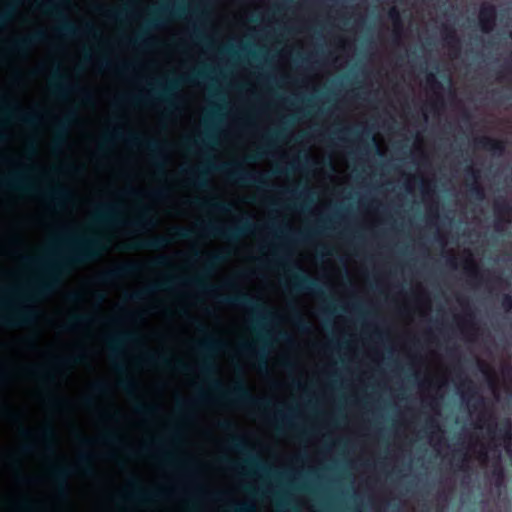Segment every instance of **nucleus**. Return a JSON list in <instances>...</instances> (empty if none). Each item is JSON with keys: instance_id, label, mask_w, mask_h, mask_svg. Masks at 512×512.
I'll use <instances>...</instances> for the list:
<instances>
[{"instance_id": "43", "label": "nucleus", "mask_w": 512, "mask_h": 512, "mask_svg": "<svg viewBox=\"0 0 512 512\" xmlns=\"http://www.w3.org/2000/svg\"><path fill=\"white\" fill-rule=\"evenodd\" d=\"M14 11V6L11 4H8L4 9H0V27L12 19Z\"/></svg>"}, {"instance_id": "24", "label": "nucleus", "mask_w": 512, "mask_h": 512, "mask_svg": "<svg viewBox=\"0 0 512 512\" xmlns=\"http://www.w3.org/2000/svg\"><path fill=\"white\" fill-rule=\"evenodd\" d=\"M175 282H176V278L175 277H169V278L165 279L162 282L155 283V284L149 285L148 287H146V288H144L142 290L132 292L131 294H129L128 298L131 301H134V302L141 301L147 295H149V294H151V293H153V292H155L157 290L167 289L172 284H174Z\"/></svg>"}, {"instance_id": "50", "label": "nucleus", "mask_w": 512, "mask_h": 512, "mask_svg": "<svg viewBox=\"0 0 512 512\" xmlns=\"http://www.w3.org/2000/svg\"><path fill=\"white\" fill-rule=\"evenodd\" d=\"M145 35V31H141L136 35L134 39H129L128 42L133 45H147L148 42L146 41Z\"/></svg>"}, {"instance_id": "30", "label": "nucleus", "mask_w": 512, "mask_h": 512, "mask_svg": "<svg viewBox=\"0 0 512 512\" xmlns=\"http://www.w3.org/2000/svg\"><path fill=\"white\" fill-rule=\"evenodd\" d=\"M45 197L61 205L71 199V193L64 187L57 185L45 191Z\"/></svg>"}, {"instance_id": "64", "label": "nucleus", "mask_w": 512, "mask_h": 512, "mask_svg": "<svg viewBox=\"0 0 512 512\" xmlns=\"http://www.w3.org/2000/svg\"><path fill=\"white\" fill-rule=\"evenodd\" d=\"M259 356V368L266 369L267 368V359L266 354L264 353V350L258 354Z\"/></svg>"}, {"instance_id": "63", "label": "nucleus", "mask_w": 512, "mask_h": 512, "mask_svg": "<svg viewBox=\"0 0 512 512\" xmlns=\"http://www.w3.org/2000/svg\"><path fill=\"white\" fill-rule=\"evenodd\" d=\"M467 273L469 274V276H471L472 278H475V279H481L482 278V275L481 273L478 271V269L473 266L471 268H467Z\"/></svg>"}, {"instance_id": "55", "label": "nucleus", "mask_w": 512, "mask_h": 512, "mask_svg": "<svg viewBox=\"0 0 512 512\" xmlns=\"http://www.w3.org/2000/svg\"><path fill=\"white\" fill-rule=\"evenodd\" d=\"M485 399L484 397L478 395L475 400L470 404V407L473 409V410H477L479 408H482L485 406Z\"/></svg>"}, {"instance_id": "48", "label": "nucleus", "mask_w": 512, "mask_h": 512, "mask_svg": "<svg viewBox=\"0 0 512 512\" xmlns=\"http://www.w3.org/2000/svg\"><path fill=\"white\" fill-rule=\"evenodd\" d=\"M426 83H427L428 87L433 91L439 90L442 88L441 83L437 80L435 74H433V73L427 74Z\"/></svg>"}, {"instance_id": "62", "label": "nucleus", "mask_w": 512, "mask_h": 512, "mask_svg": "<svg viewBox=\"0 0 512 512\" xmlns=\"http://www.w3.org/2000/svg\"><path fill=\"white\" fill-rule=\"evenodd\" d=\"M466 395H468V401L470 402V400L472 398H474V396L477 395V392L474 388V386L471 385V382H469V386H468V390H467V393L466 394H463L462 398L465 399L466 398Z\"/></svg>"}, {"instance_id": "33", "label": "nucleus", "mask_w": 512, "mask_h": 512, "mask_svg": "<svg viewBox=\"0 0 512 512\" xmlns=\"http://www.w3.org/2000/svg\"><path fill=\"white\" fill-rule=\"evenodd\" d=\"M145 361L151 365H159L165 368L172 366V360L166 354L148 353L145 356Z\"/></svg>"}, {"instance_id": "8", "label": "nucleus", "mask_w": 512, "mask_h": 512, "mask_svg": "<svg viewBox=\"0 0 512 512\" xmlns=\"http://www.w3.org/2000/svg\"><path fill=\"white\" fill-rule=\"evenodd\" d=\"M193 236L194 232L191 229L182 226H175L171 229V237L157 235L148 240L135 241L131 243L127 248L132 250H159L167 247L173 241L188 240L191 239Z\"/></svg>"}, {"instance_id": "36", "label": "nucleus", "mask_w": 512, "mask_h": 512, "mask_svg": "<svg viewBox=\"0 0 512 512\" xmlns=\"http://www.w3.org/2000/svg\"><path fill=\"white\" fill-rule=\"evenodd\" d=\"M78 465L83 474L91 476L94 474L91 457L89 454H81L78 459Z\"/></svg>"}, {"instance_id": "44", "label": "nucleus", "mask_w": 512, "mask_h": 512, "mask_svg": "<svg viewBox=\"0 0 512 512\" xmlns=\"http://www.w3.org/2000/svg\"><path fill=\"white\" fill-rule=\"evenodd\" d=\"M197 204H199L201 206L209 205L213 209H215L217 211H220V212H228V211H230V208H231L230 204H227V203H224V202H220V201L197 202Z\"/></svg>"}, {"instance_id": "45", "label": "nucleus", "mask_w": 512, "mask_h": 512, "mask_svg": "<svg viewBox=\"0 0 512 512\" xmlns=\"http://www.w3.org/2000/svg\"><path fill=\"white\" fill-rule=\"evenodd\" d=\"M135 410L140 414L150 415L156 412V407L143 402H137Z\"/></svg>"}, {"instance_id": "34", "label": "nucleus", "mask_w": 512, "mask_h": 512, "mask_svg": "<svg viewBox=\"0 0 512 512\" xmlns=\"http://www.w3.org/2000/svg\"><path fill=\"white\" fill-rule=\"evenodd\" d=\"M214 141H215L214 135L209 130H206L204 132L203 138L189 140L186 147L188 150H192L193 148L200 147V146L209 147L212 143H214Z\"/></svg>"}, {"instance_id": "20", "label": "nucleus", "mask_w": 512, "mask_h": 512, "mask_svg": "<svg viewBox=\"0 0 512 512\" xmlns=\"http://www.w3.org/2000/svg\"><path fill=\"white\" fill-rule=\"evenodd\" d=\"M0 113L3 117L17 118L19 121H21L23 124L27 126H34L39 120V116L37 114L24 113L20 110V108L17 105H0Z\"/></svg>"}, {"instance_id": "17", "label": "nucleus", "mask_w": 512, "mask_h": 512, "mask_svg": "<svg viewBox=\"0 0 512 512\" xmlns=\"http://www.w3.org/2000/svg\"><path fill=\"white\" fill-rule=\"evenodd\" d=\"M44 38L45 33L43 31H37L32 35L13 40L9 48L13 53L26 55L34 44L43 41Z\"/></svg>"}, {"instance_id": "46", "label": "nucleus", "mask_w": 512, "mask_h": 512, "mask_svg": "<svg viewBox=\"0 0 512 512\" xmlns=\"http://www.w3.org/2000/svg\"><path fill=\"white\" fill-rule=\"evenodd\" d=\"M189 283L196 286L197 288H199L201 290H206V291H214L215 290L214 286L206 284L200 277H194V278L190 279Z\"/></svg>"}, {"instance_id": "4", "label": "nucleus", "mask_w": 512, "mask_h": 512, "mask_svg": "<svg viewBox=\"0 0 512 512\" xmlns=\"http://www.w3.org/2000/svg\"><path fill=\"white\" fill-rule=\"evenodd\" d=\"M207 167L210 170L225 173L229 179L236 181L240 185L256 186L258 188L268 186L267 174L246 171L238 164L222 163L216 165L208 162Z\"/></svg>"}, {"instance_id": "5", "label": "nucleus", "mask_w": 512, "mask_h": 512, "mask_svg": "<svg viewBox=\"0 0 512 512\" xmlns=\"http://www.w3.org/2000/svg\"><path fill=\"white\" fill-rule=\"evenodd\" d=\"M232 449L241 452L243 454H247L248 457L244 460V465H240L230 461L227 458H223L222 461L227 464V466L233 470H239L240 468L248 474L252 472L259 471L262 473H269L271 471L270 467L264 463L257 456L250 454L248 449V445L245 439L242 436L232 435L228 440Z\"/></svg>"}, {"instance_id": "18", "label": "nucleus", "mask_w": 512, "mask_h": 512, "mask_svg": "<svg viewBox=\"0 0 512 512\" xmlns=\"http://www.w3.org/2000/svg\"><path fill=\"white\" fill-rule=\"evenodd\" d=\"M479 25L484 33L491 32L496 24L497 10L495 5L491 3H484L479 10Z\"/></svg>"}, {"instance_id": "25", "label": "nucleus", "mask_w": 512, "mask_h": 512, "mask_svg": "<svg viewBox=\"0 0 512 512\" xmlns=\"http://www.w3.org/2000/svg\"><path fill=\"white\" fill-rule=\"evenodd\" d=\"M286 129L283 127L273 132H269L264 136L266 140V145L264 147H260L259 150L246 157L247 162H255L258 159H262L266 155V151L268 148L272 146V141L274 139H283L285 136Z\"/></svg>"}, {"instance_id": "51", "label": "nucleus", "mask_w": 512, "mask_h": 512, "mask_svg": "<svg viewBox=\"0 0 512 512\" xmlns=\"http://www.w3.org/2000/svg\"><path fill=\"white\" fill-rule=\"evenodd\" d=\"M388 17L393 21L394 25H400L401 19H400V12L396 7H392L388 12Z\"/></svg>"}, {"instance_id": "12", "label": "nucleus", "mask_w": 512, "mask_h": 512, "mask_svg": "<svg viewBox=\"0 0 512 512\" xmlns=\"http://www.w3.org/2000/svg\"><path fill=\"white\" fill-rule=\"evenodd\" d=\"M119 206L114 203H104L97 207L92 216L93 226H107L119 221Z\"/></svg>"}, {"instance_id": "58", "label": "nucleus", "mask_w": 512, "mask_h": 512, "mask_svg": "<svg viewBox=\"0 0 512 512\" xmlns=\"http://www.w3.org/2000/svg\"><path fill=\"white\" fill-rule=\"evenodd\" d=\"M83 32L86 33V34H89V35H93L94 37H97L98 36V32L97 30L95 29V27L87 22L85 23V26H84V29H83Z\"/></svg>"}, {"instance_id": "7", "label": "nucleus", "mask_w": 512, "mask_h": 512, "mask_svg": "<svg viewBox=\"0 0 512 512\" xmlns=\"http://www.w3.org/2000/svg\"><path fill=\"white\" fill-rule=\"evenodd\" d=\"M208 75L204 71H197L182 79L169 80L165 84L157 83V86L151 87L148 96L160 102L167 104L168 108H174V93L178 89L180 82L193 83L196 79H205Z\"/></svg>"}, {"instance_id": "9", "label": "nucleus", "mask_w": 512, "mask_h": 512, "mask_svg": "<svg viewBox=\"0 0 512 512\" xmlns=\"http://www.w3.org/2000/svg\"><path fill=\"white\" fill-rule=\"evenodd\" d=\"M218 300L223 304L242 307L249 310L252 314L257 316V325H261L263 321L266 320V316L264 314L267 312V309L264 304L245 292H239L230 296H220Z\"/></svg>"}, {"instance_id": "56", "label": "nucleus", "mask_w": 512, "mask_h": 512, "mask_svg": "<svg viewBox=\"0 0 512 512\" xmlns=\"http://www.w3.org/2000/svg\"><path fill=\"white\" fill-rule=\"evenodd\" d=\"M93 389L99 394H105L108 391V385L105 382H96L93 385Z\"/></svg>"}, {"instance_id": "11", "label": "nucleus", "mask_w": 512, "mask_h": 512, "mask_svg": "<svg viewBox=\"0 0 512 512\" xmlns=\"http://www.w3.org/2000/svg\"><path fill=\"white\" fill-rule=\"evenodd\" d=\"M37 313L28 308L10 309L0 313V325L8 327H19L29 325L35 321Z\"/></svg>"}, {"instance_id": "47", "label": "nucleus", "mask_w": 512, "mask_h": 512, "mask_svg": "<svg viewBox=\"0 0 512 512\" xmlns=\"http://www.w3.org/2000/svg\"><path fill=\"white\" fill-rule=\"evenodd\" d=\"M230 510L233 512H252L254 511V507L247 503H234L229 506Z\"/></svg>"}, {"instance_id": "21", "label": "nucleus", "mask_w": 512, "mask_h": 512, "mask_svg": "<svg viewBox=\"0 0 512 512\" xmlns=\"http://www.w3.org/2000/svg\"><path fill=\"white\" fill-rule=\"evenodd\" d=\"M72 473L73 470L70 466H55L51 469V476L60 496H66L68 492V478Z\"/></svg>"}, {"instance_id": "35", "label": "nucleus", "mask_w": 512, "mask_h": 512, "mask_svg": "<svg viewBox=\"0 0 512 512\" xmlns=\"http://www.w3.org/2000/svg\"><path fill=\"white\" fill-rule=\"evenodd\" d=\"M133 224L136 226H154L155 219L152 217L151 209L148 207L143 208Z\"/></svg>"}, {"instance_id": "37", "label": "nucleus", "mask_w": 512, "mask_h": 512, "mask_svg": "<svg viewBox=\"0 0 512 512\" xmlns=\"http://www.w3.org/2000/svg\"><path fill=\"white\" fill-rule=\"evenodd\" d=\"M41 438L48 449H52L55 441V430L51 425H46L41 431Z\"/></svg>"}, {"instance_id": "32", "label": "nucleus", "mask_w": 512, "mask_h": 512, "mask_svg": "<svg viewBox=\"0 0 512 512\" xmlns=\"http://www.w3.org/2000/svg\"><path fill=\"white\" fill-rule=\"evenodd\" d=\"M92 321V317L88 314H71L62 328L66 331L73 330L81 325Z\"/></svg>"}, {"instance_id": "23", "label": "nucleus", "mask_w": 512, "mask_h": 512, "mask_svg": "<svg viewBox=\"0 0 512 512\" xmlns=\"http://www.w3.org/2000/svg\"><path fill=\"white\" fill-rule=\"evenodd\" d=\"M196 328L200 333L207 334L206 338L198 343L200 352L208 354L210 352L219 350L223 346V342L208 334L206 327L198 321H195Z\"/></svg>"}, {"instance_id": "49", "label": "nucleus", "mask_w": 512, "mask_h": 512, "mask_svg": "<svg viewBox=\"0 0 512 512\" xmlns=\"http://www.w3.org/2000/svg\"><path fill=\"white\" fill-rule=\"evenodd\" d=\"M226 259V255L224 254H214L212 255L206 263V269L209 270L213 268L215 265L223 262Z\"/></svg>"}, {"instance_id": "1", "label": "nucleus", "mask_w": 512, "mask_h": 512, "mask_svg": "<svg viewBox=\"0 0 512 512\" xmlns=\"http://www.w3.org/2000/svg\"><path fill=\"white\" fill-rule=\"evenodd\" d=\"M88 235L67 236L58 239L64 250L59 253L53 248L49 250V257L30 258L24 260L32 265L41 266L44 277L37 280L31 290L24 296L28 300L37 299L50 293L59 284L62 276L68 274L72 269L92 262L107 250V239L102 234L89 227Z\"/></svg>"}, {"instance_id": "3", "label": "nucleus", "mask_w": 512, "mask_h": 512, "mask_svg": "<svg viewBox=\"0 0 512 512\" xmlns=\"http://www.w3.org/2000/svg\"><path fill=\"white\" fill-rule=\"evenodd\" d=\"M210 384L211 387L218 391L225 400H229L237 404L257 407L258 409H266L270 406L269 400L254 397L250 393L243 379L237 381L229 390H223L221 382L217 379H212Z\"/></svg>"}, {"instance_id": "57", "label": "nucleus", "mask_w": 512, "mask_h": 512, "mask_svg": "<svg viewBox=\"0 0 512 512\" xmlns=\"http://www.w3.org/2000/svg\"><path fill=\"white\" fill-rule=\"evenodd\" d=\"M169 264H170V261L165 256H161L152 262V265L155 267H167V266H169Z\"/></svg>"}, {"instance_id": "16", "label": "nucleus", "mask_w": 512, "mask_h": 512, "mask_svg": "<svg viewBox=\"0 0 512 512\" xmlns=\"http://www.w3.org/2000/svg\"><path fill=\"white\" fill-rule=\"evenodd\" d=\"M130 485H131L133 491L124 495L122 497V500L133 501V502H138V503H148V502L152 501L154 498L160 497L162 495L161 491H153L152 492V491L144 490L141 487L140 482L136 478H133L130 481Z\"/></svg>"}, {"instance_id": "42", "label": "nucleus", "mask_w": 512, "mask_h": 512, "mask_svg": "<svg viewBox=\"0 0 512 512\" xmlns=\"http://www.w3.org/2000/svg\"><path fill=\"white\" fill-rule=\"evenodd\" d=\"M494 477V485L501 488L504 485L505 474L503 468L498 464L492 471Z\"/></svg>"}, {"instance_id": "15", "label": "nucleus", "mask_w": 512, "mask_h": 512, "mask_svg": "<svg viewBox=\"0 0 512 512\" xmlns=\"http://www.w3.org/2000/svg\"><path fill=\"white\" fill-rule=\"evenodd\" d=\"M26 174L23 171H12L2 178V186L6 189L29 193L33 187L27 182Z\"/></svg>"}, {"instance_id": "27", "label": "nucleus", "mask_w": 512, "mask_h": 512, "mask_svg": "<svg viewBox=\"0 0 512 512\" xmlns=\"http://www.w3.org/2000/svg\"><path fill=\"white\" fill-rule=\"evenodd\" d=\"M477 148L495 153L502 154L505 151V143L502 140L493 139L488 136H482L474 140Z\"/></svg>"}, {"instance_id": "39", "label": "nucleus", "mask_w": 512, "mask_h": 512, "mask_svg": "<svg viewBox=\"0 0 512 512\" xmlns=\"http://www.w3.org/2000/svg\"><path fill=\"white\" fill-rule=\"evenodd\" d=\"M67 125L66 122H60L56 128V136L54 138V147L62 145L66 139Z\"/></svg>"}, {"instance_id": "14", "label": "nucleus", "mask_w": 512, "mask_h": 512, "mask_svg": "<svg viewBox=\"0 0 512 512\" xmlns=\"http://www.w3.org/2000/svg\"><path fill=\"white\" fill-rule=\"evenodd\" d=\"M184 13L185 7L180 5L173 9H169L167 6H162L153 12L152 17L147 20L146 25L148 28H159L165 23L168 16L181 18Z\"/></svg>"}, {"instance_id": "2", "label": "nucleus", "mask_w": 512, "mask_h": 512, "mask_svg": "<svg viewBox=\"0 0 512 512\" xmlns=\"http://www.w3.org/2000/svg\"><path fill=\"white\" fill-rule=\"evenodd\" d=\"M116 139H125L130 144L145 146L146 149L154 154V165L157 169V172L159 174H165V156L158 141L153 139L143 140L139 135L135 133H129L127 136H124L120 130L115 129L103 136L102 141L99 143V149L104 150L113 140Z\"/></svg>"}, {"instance_id": "31", "label": "nucleus", "mask_w": 512, "mask_h": 512, "mask_svg": "<svg viewBox=\"0 0 512 512\" xmlns=\"http://www.w3.org/2000/svg\"><path fill=\"white\" fill-rule=\"evenodd\" d=\"M190 176L192 184L199 189H206L208 187L207 171L204 169H190L187 171Z\"/></svg>"}, {"instance_id": "54", "label": "nucleus", "mask_w": 512, "mask_h": 512, "mask_svg": "<svg viewBox=\"0 0 512 512\" xmlns=\"http://www.w3.org/2000/svg\"><path fill=\"white\" fill-rule=\"evenodd\" d=\"M501 305L505 311H510L512 309V296L509 294H505L502 297Z\"/></svg>"}, {"instance_id": "61", "label": "nucleus", "mask_w": 512, "mask_h": 512, "mask_svg": "<svg viewBox=\"0 0 512 512\" xmlns=\"http://www.w3.org/2000/svg\"><path fill=\"white\" fill-rule=\"evenodd\" d=\"M294 312H295V318H296V321L298 323V326L301 329H303V330L307 329L308 328V324L303 320V318L301 317L300 313L297 310H295Z\"/></svg>"}, {"instance_id": "60", "label": "nucleus", "mask_w": 512, "mask_h": 512, "mask_svg": "<svg viewBox=\"0 0 512 512\" xmlns=\"http://www.w3.org/2000/svg\"><path fill=\"white\" fill-rule=\"evenodd\" d=\"M318 229L308 230L307 232H300L298 236L301 240H308L312 235L317 234Z\"/></svg>"}, {"instance_id": "29", "label": "nucleus", "mask_w": 512, "mask_h": 512, "mask_svg": "<svg viewBox=\"0 0 512 512\" xmlns=\"http://www.w3.org/2000/svg\"><path fill=\"white\" fill-rule=\"evenodd\" d=\"M138 340V335L134 332H121L107 339L108 348L116 353L121 345L126 342H134Z\"/></svg>"}, {"instance_id": "53", "label": "nucleus", "mask_w": 512, "mask_h": 512, "mask_svg": "<svg viewBox=\"0 0 512 512\" xmlns=\"http://www.w3.org/2000/svg\"><path fill=\"white\" fill-rule=\"evenodd\" d=\"M173 364L174 368L181 373H188L190 370V367L180 359L175 360Z\"/></svg>"}, {"instance_id": "13", "label": "nucleus", "mask_w": 512, "mask_h": 512, "mask_svg": "<svg viewBox=\"0 0 512 512\" xmlns=\"http://www.w3.org/2000/svg\"><path fill=\"white\" fill-rule=\"evenodd\" d=\"M140 269V265L135 262H125L112 269L102 272L98 279L101 283L108 284L117 279L135 274Z\"/></svg>"}, {"instance_id": "52", "label": "nucleus", "mask_w": 512, "mask_h": 512, "mask_svg": "<svg viewBox=\"0 0 512 512\" xmlns=\"http://www.w3.org/2000/svg\"><path fill=\"white\" fill-rule=\"evenodd\" d=\"M454 460H455V467L459 470H465L466 469V466L464 465L465 462H467V457H466V454L465 453H462L461 456L458 457L457 454H455L454 456Z\"/></svg>"}, {"instance_id": "19", "label": "nucleus", "mask_w": 512, "mask_h": 512, "mask_svg": "<svg viewBox=\"0 0 512 512\" xmlns=\"http://www.w3.org/2000/svg\"><path fill=\"white\" fill-rule=\"evenodd\" d=\"M66 76L56 71L50 82V91L59 98L66 97L69 93L79 90L78 86L71 85L67 81Z\"/></svg>"}, {"instance_id": "59", "label": "nucleus", "mask_w": 512, "mask_h": 512, "mask_svg": "<svg viewBox=\"0 0 512 512\" xmlns=\"http://www.w3.org/2000/svg\"><path fill=\"white\" fill-rule=\"evenodd\" d=\"M220 429L224 431H230L234 429V425L231 421L223 420L218 423Z\"/></svg>"}, {"instance_id": "41", "label": "nucleus", "mask_w": 512, "mask_h": 512, "mask_svg": "<svg viewBox=\"0 0 512 512\" xmlns=\"http://www.w3.org/2000/svg\"><path fill=\"white\" fill-rule=\"evenodd\" d=\"M445 40L447 41V44L450 48H452V49L459 48L460 40L452 28L445 29Z\"/></svg>"}, {"instance_id": "10", "label": "nucleus", "mask_w": 512, "mask_h": 512, "mask_svg": "<svg viewBox=\"0 0 512 512\" xmlns=\"http://www.w3.org/2000/svg\"><path fill=\"white\" fill-rule=\"evenodd\" d=\"M292 288L296 292H305L313 295L323 294L322 287L318 279L304 273V270L298 264L292 265L290 274Z\"/></svg>"}, {"instance_id": "26", "label": "nucleus", "mask_w": 512, "mask_h": 512, "mask_svg": "<svg viewBox=\"0 0 512 512\" xmlns=\"http://www.w3.org/2000/svg\"><path fill=\"white\" fill-rule=\"evenodd\" d=\"M466 174L473 179L471 184H468V195L470 198L482 201L485 198V192L483 187L478 183L480 177L479 171L473 169L472 166H468L465 169Z\"/></svg>"}, {"instance_id": "22", "label": "nucleus", "mask_w": 512, "mask_h": 512, "mask_svg": "<svg viewBox=\"0 0 512 512\" xmlns=\"http://www.w3.org/2000/svg\"><path fill=\"white\" fill-rule=\"evenodd\" d=\"M494 212L496 215V230H501L502 223H510L512 221V205L507 200H496L494 202Z\"/></svg>"}, {"instance_id": "6", "label": "nucleus", "mask_w": 512, "mask_h": 512, "mask_svg": "<svg viewBox=\"0 0 512 512\" xmlns=\"http://www.w3.org/2000/svg\"><path fill=\"white\" fill-rule=\"evenodd\" d=\"M254 228V224L248 217H243L235 226L222 227L212 221L201 225L202 231L208 236L218 237L230 242H236L241 237L247 235Z\"/></svg>"}, {"instance_id": "40", "label": "nucleus", "mask_w": 512, "mask_h": 512, "mask_svg": "<svg viewBox=\"0 0 512 512\" xmlns=\"http://www.w3.org/2000/svg\"><path fill=\"white\" fill-rule=\"evenodd\" d=\"M117 384L122 390H124L129 395H132L137 389L135 381L129 377L121 378Z\"/></svg>"}, {"instance_id": "38", "label": "nucleus", "mask_w": 512, "mask_h": 512, "mask_svg": "<svg viewBox=\"0 0 512 512\" xmlns=\"http://www.w3.org/2000/svg\"><path fill=\"white\" fill-rule=\"evenodd\" d=\"M200 371L204 376L210 378V376L217 372V367L214 362L208 356H206L203 358L200 364Z\"/></svg>"}, {"instance_id": "28", "label": "nucleus", "mask_w": 512, "mask_h": 512, "mask_svg": "<svg viewBox=\"0 0 512 512\" xmlns=\"http://www.w3.org/2000/svg\"><path fill=\"white\" fill-rule=\"evenodd\" d=\"M488 433L493 434L495 438L510 444L512 442V424L509 420H504L500 425L488 427Z\"/></svg>"}]
</instances>
